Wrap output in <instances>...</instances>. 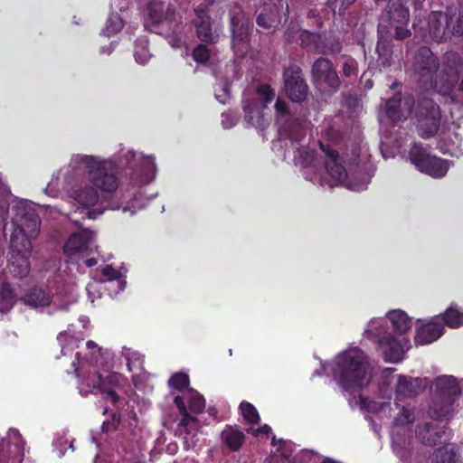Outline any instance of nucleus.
I'll return each instance as SVG.
<instances>
[{
	"instance_id": "obj_1",
	"label": "nucleus",
	"mask_w": 463,
	"mask_h": 463,
	"mask_svg": "<svg viewBox=\"0 0 463 463\" xmlns=\"http://www.w3.org/2000/svg\"><path fill=\"white\" fill-rule=\"evenodd\" d=\"M123 170L133 191L123 192L121 202L112 201L109 209L122 210L133 215L143 209L156 194L144 196L141 187L151 183L156 174L153 156H146L133 149H121L108 158L93 155H72L63 175V189L76 211L88 219H97L106 207L101 195L114 194L119 186L118 171Z\"/></svg>"
},
{
	"instance_id": "obj_2",
	"label": "nucleus",
	"mask_w": 463,
	"mask_h": 463,
	"mask_svg": "<svg viewBox=\"0 0 463 463\" xmlns=\"http://www.w3.org/2000/svg\"><path fill=\"white\" fill-rule=\"evenodd\" d=\"M275 112L279 141L283 143L288 151L292 150L293 160L296 165L305 168L303 175L307 180L321 186L343 185L354 192L367 189L373 170L366 164L367 156H361L358 148L352 150L346 165H343L338 153L319 142L320 149L326 158L324 169L318 171L317 154L309 147L307 128L293 118L287 102L280 99L276 100Z\"/></svg>"
},
{
	"instance_id": "obj_3",
	"label": "nucleus",
	"mask_w": 463,
	"mask_h": 463,
	"mask_svg": "<svg viewBox=\"0 0 463 463\" xmlns=\"http://www.w3.org/2000/svg\"><path fill=\"white\" fill-rule=\"evenodd\" d=\"M412 318L402 309H393L383 317L372 318L363 335L377 345L385 361L400 363L411 348L410 339L405 334L412 327Z\"/></svg>"
},
{
	"instance_id": "obj_4",
	"label": "nucleus",
	"mask_w": 463,
	"mask_h": 463,
	"mask_svg": "<svg viewBox=\"0 0 463 463\" xmlns=\"http://www.w3.org/2000/svg\"><path fill=\"white\" fill-rule=\"evenodd\" d=\"M461 67V58L457 53H446L443 62L439 64L438 58L428 47L420 48L411 62L412 76L419 87L442 96L453 90Z\"/></svg>"
},
{
	"instance_id": "obj_5",
	"label": "nucleus",
	"mask_w": 463,
	"mask_h": 463,
	"mask_svg": "<svg viewBox=\"0 0 463 463\" xmlns=\"http://www.w3.org/2000/svg\"><path fill=\"white\" fill-rule=\"evenodd\" d=\"M71 366L78 378V389L82 396L90 393L100 394L104 399H109L112 403H116L119 400L116 390L128 392V379L118 373H109L104 376L99 372L97 358L95 361L81 359L80 354L76 353Z\"/></svg>"
},
{
	"instance_id": "obj_6",
	"label": "nucleus",
	"mask_w": 463,
	"mask_h": 463,
	"mask_svg": "<svg viewBox=\"0 0 463 463\" xmlns=\"http://www.w3.org/2000/svg\"><path fill=\"white\" fill-rule=\"evenodd\" d=\"M324 372H330L334 380L345 392L366 387L371 381L367 356L357 346L341 352L331 363L322 364Z\"/></svg>"
},
{
	"instance_id": "obj_7",
	"label": "nucleus",
	"mask_w": 463,
	"mask_h": 463,
	"mask_svg": "<svg viewBox=\"0 0 463 463\" xmlns=\"http://www.w3.org/2000/svg\"><path fill=\"white\" fill-rule=\"evenodd\" d=\"M461 383L453 375L447 374L437 376L430 382L428 414L430 418L448 420L458 412V401L462 394Z\"/></svg>"
},
{
	"instance_id": "obj_8",
	"label": "nucleus",
	"mask_w": 463,
	"mask_h": 463,
	"mask_svg": "<svg viewBox=\"0 0 463 463\" xmlns=\"http://www.w3.org/2000/svg\"><path fill=\"white\" fill-rule=\"evenodd\" d=\"M360 408L367 412L374 414L379 420H391L392 424V440L395 453L401 457L403 456L402 438L396 434L394 430L400 427H405L413 423L416 420L414 408L407 405H402L398 402L392 404L390 402L375 401L365 397L359 398Z\"/></svg>"
},
{
	"instance_id": "obj_9",
	"label": "nucleus",
	"mask_w": 463,
	"mask_h": 463,
	"mask_svg": "<svg viewBox=\"0 0 463 463\" xmlns=\"http://www.w3.org/2000/svg\"><path fill=\"white\" fill-rule=\"evenodd\" d=\"M185 401L188 402L192 413H201L205 408V399L197 391L188 388L183 396H175L174 403L178 409L181 420L175 430V434L182 437L184 448L186 450H197L198 439L196 436L200 430V424L195 416L188 413Z\"/></svg>"
},
{
	"instance_id": "obj_10",
	"label": "nucleus",
	"mask_w": 463,
	"mask_h": 463,
	"mask_svg": "<svg viewBox=\"0 0 463 463\" xmlns=\"http://www.w3.org/2000/svg\"><path fill=\"white\" fill-rule=\"evenodd\" d=\"M148 18L151 21L150 31L165 34L173 48L184 43V25L177 21L175 8L165 2L154 0L147 6Z\"/></svg>"
},
{
	"instance_id": "obj_11",
	"label": "nucleus",
	"mask_w": 463,
	"mask_h": 463,
	"mask_svg": "<svg viewBox=\"0 0 463 463\" xmlns=\"http://www.w3.org/2000/svg\"><path fill=\"white\" fill-rule=\"evenodd\" d=\"M274 98L275 92L268 85H261L255 90H246L243 96L245 122L250 127L264 130L268 124L263 109Z\"/></svg>"
},
{
	"instance_id": "obj_12",
	"label": "nucleus",
	"mask_w": 463,
	"mask_h": 463,
	"mask_svg": "<svg viewBox=\"0 0 463 463\" xmlns=\"http://www.w3.org/2000/svg\"><path fill=\"white\" fill-rule=\"evenodd\" d=\"M430 37L440 42L443 40L446 31L453 35L463 34V11L456 17V12L448 8L447 12L433 11L428 18Z\"/></svg>"
},
{
	"instance_id": "obj_13",
	"label": "nucleus",
	"mask_w": 463,
	"mask_h": 463,
	"mask_svg": "<svg viewBox=\"0 0 463 463\" xmlns=\"http://www.w3.org/2000/svg\"><path fill=\"white\" fill-rule=\"evenodd\" d=\"M409 158L420 172L433 178L445 176L452 165L451 161L432 156L417 144L411 148Z\"/></svg>"
},
{
	"instance_id": "obj_14",
	"label": "nucleus",
	"mask_w": 463,
	"mask_h": 463,
	"mask_svg": "<svg viewBox=\"0 0 463 463\" xmlns=\"http://www.w3.org/2000/svg\"><path fill=\"white\" fill-rule=\"evenodd\" d=\"M415 118L419 135L423 138L433 137L440 125L439 107L430 99L419 100L415 109Z\"/></svg>"
},
{
	"instance_id": "obj_15",
	"label": "nucleus",
	"mask_w": 463,
	"mask_h": 463,
	"mask_svg": "<svg viewBox=\"0 0 463 463\" xmlns=\"http://www.w3.org/2000/svg\"><path fill=\"white\" fill-rule=\"evenodd\" d=\"M288 14V5L284 0H260L256 10L258 26L275 31L286 22Z\"/></svg>"
},
{
	"instance_id": "obj_16",
	"label": "nucleus",
	"mask_w": 463,
	"mask_h": 463,
	"mask_svg": "<svg viewBox=\"0 0 463 463\" xmlns=\"http://www.w3.org/2000/svg\"><path fill=\"white\" fill-rule=\"evenodd\" d=\"M312 79L316 87L323 93H335L340 87V79L331 62L326 58H319L312 65Z\"/></svg>"
},
{
	"instance_id": "obj_17",
	"label": "nucleus",
	"mask_w": 463,
	"mask_h": 463,
	"mask_svg": "<svg viewBox=\"0 0 463 463\" xmlns=\"http://www.w3.org/2000/svg\"><path fill=\"white\" fill-rule=\"evenodd\" d=\"M250 25V16L241 6L235 5L231 11V29L232 48L236 53L243 54L248 48Z\"/></svg>"
},
{
	"instance_id": "obj_18",
	"label": "nucleus",
	"mask_w": 463,
	"mask_h": 463,
	"mask_svg": "<svg viewBox=\"0 0 463 463\" xmlns=\"http://www.w3.org/2000/svg\"><path fill=\"white\" fill-rule=\"evenodd\" d=\"M24 446L19 430L9 429L5 437H0V463H22Z\"/></svg>"
},
{
	"instance_id": "obj_19",
	"label": "nucleus",
	"mask_w": 463,
	"mask_h": 463,
	"mask_svg": "<svg viewBox=\"0 0 463 463\" xmlns=\"http://www.w3.org/2000/svg\"><path fill=\"white\" fill-rule=\"evenodd\" d=\"M284 86L292 101L302 102L306 99L308 87L302 77L299 67L291 65L284 71Z\"/></svg>"
},
{
	"instance_id": "obj_20",
	"label": "nucleus",
	"mask_w": 463,
	"mask_h": 463,
	"mask_svg": "<svg viewBox=\"0 0 463 463\" xmlns=\"http://www.w3.org/2000/svg\"><path fill=\"white\" fill-rule=\"evenodd\" d=\"M415 99L412 95L403 97L395 95L385 101L383 109L388 118L392 121H404L412 114Z\"/></svg>"
},
{
	"instance_id": "obj_21",
	"label": "nucleus",
	"mask_w": 463,
	"mask_h": 463,
	"mask_svg": "<svg viewBox=\"0 0 463 463\" xmlns=\"http://www.w3.org/2000/svg\"><path fill=\"white\" fill-rule=\"evenodd\" d=\"M429 384L430 381L426 377L399 375L395 385L396 398H414L420 394Z\"/></svg>"
},
{
	"instance_id": "obj_22",
	"label": "nucleus",
	"mask_w": 463,
	"mask_h": 463,
	"mask_svg": "<svg viewBox=\"0 0 463 463\" xmlns=\"http://www.w3.org/2000/svg\"><path fill=\"white\" fill-rule=\"evenodd\" d=\"M94 241L95 234L91 231L84 229L72 233L69 237L63 247V250L66 255L72 258L90 250Z\"/></svg>"
},
{
	"instance_id": "obj_23",
	"label": "nucleus",
	"mask_w": 463,
	"mask_h": 463,
	"mask_svg": "<svg viewBox=\"0 0 463 463\" xmlns=\"http://www.w3.org/2000/svg\"><path fill=\"white\" fill-rule=\"evenodd\" d=\"M203 1V5H200L195 8V13L199 19L196 24L197 36L201 41L215 43L219 37L218 28L213 26L210 21V17L204 14L206 6L211 4L213 0Z\"/></svg>"
},
{
	"instance_id": "obj_24",
	"label": "nucleus",
	"mask_w": 463,
	"mask_h": 463,
	"mask_svg": "<svg viewBox=\"0 0 463 463\" xmlns=\"http://www.w3.org/2000/svg\"><path fill=\"white\" fill-rule=\"evenodd\" d=\"M444 333V326L439 317H433L429 322L416 328L415 344L425 345L437 341Z\"/></svg>"
},
{
	"instance_id": "obj_25",
	"label": "nucleus",
	"mask_w": 463,
	"mask_h": 463,
	"mask_svg": "<svg viewBox=\"0 0 463 463\" xmlns=\"http://www.w3.org/2000/svg\"><path fill=\"white\" fill-rule=\"evenodd\" d=\"M100 273L102 279L99 281L106 287V290L111 298L124 290L127 282L122 271L114 269L111 265H105L101 268Z\"/></svg>"
},
{
	"instance_id": "obj_26",
	"label": "nucleus",
	"mask_w": 463,
	"mask_h": 463,
	"mask_svg": "<svg viewBox=\"0 0 463 463\" xmlns=\"http://www.w3.org/2000/svg\"><path fill=\"white\" fill-rule=\"evenodd\" d=\"M410 463H462L458 458L454 446L448 444L434 451L431 456L416 454Z\"/></svg>"
},
{
	"instance_id": "obj_27",
	"label": "nucleus",
	"mask_w": 463,
	"mask_h": 463,
	"mask_svg": "<svg viewBox=\"0 0 463 463\" xmlns=\"http://www.w3.org/2000/svg\"><path fill=\"white\" fill-rule=\"evenodd\" d=\"M437 147L441 153L451 156L460 157L463 156L462 139L455 130L449 129L442 132Z\"/></svg>"
},
{
	"instance_id": "obj_28",
	"label": "nucleus",
	"mask_w": 463,
	"mask_h": 463,
	"mask_svg": "<svg viewBox=\"0 0 463 463\" xmlns=\"http://www.w3.org/2000/svg\"><path fill=\"white\" fill-rule=\"evenodd\" d=\"M387 18L397 24H404L409 21V9L404 5V0H389L386 11Z\"/></svg>"
},
{
	"instance_id": "obj_29",
	"label": "nucleus",
	"mask_w": 463,
	"mask_h": 463,
	"mask_svg": "<svg viewBox=\"0 0 463 463\" xmlns=\"http://www.w3.org/2000/svg\"><path fill=\"white\" fill-rule=\"evenodd\" d=\"M15 300V294L6 281L5 273H0V312H8L14 307Z\"/></svg>"
},
{
	"instance_id": "obj_30",
	"label": "nucleus",
	"mask_w": 463,
	"mask_h": 463,
	"mask_svg": "<svg viewBox=\"0 0 463 463\" xmlns=\"http://www.w3.org/2000/svg\"><path fill=\"white\" fill-rule=\"evenodd\" d=\"M121 356L127 362L128 372L133 373L132 379L134 381L135 374L143 371L144 355L136 350L124 346L121 350Z\"/></svg>"
},
{
	"instance_id": "obj_31",
	"label": "nucleus",
	"mask_w": 463,
	"mask_h": 463,
	"mask_svg": "<svg viewBox=\"0 0 463 463\" xmlns=\"http://www.w3.org/2000/svg\"><path fill=\"white\" fill-rule=\"evenodd\" d=\"M23 301L25 305L39 308L49 306L52 298L49 292L35 288L24 296Z\"/></svg>"
},
{
	"instance_id": "obj_32",
	"label": "nucleus",
	"mask_w": 463,
	"mask_h": 463,
	"mask_svg": "<svg viewBox=\"0 0 463 463\" xmlns=\"http://www.w3.org/2000/svg\"><path fill=\"white\" fill-rule=\"evenodd\" d=\"M223 443L232 451H237L244 443L245 435L232 426H227L221 434Z\"/></svg>"
},
{
	"instance_id": "obj_33",
	"label": "nucleus",
	"mask_w": 463,
	"mask_h": 463,
	"mask_svg": "<svg viewBox=\"0 0 463 463\" xmlns=\"http://www.w3.org/2000/svg\"><path fill=\"white\" fill-rule=\"evenodd\" d=\"M298 40L300 41V44L308 49H312L315 51H317L319 52H335L340 51V43L339 42H335V43L332 44L331 47L327 48L326 50L319 49V47L317 45L316 41L318 39V35L307 32V31H300L298 32Z\"/></svg>"
},
{
	"instance_id": "obj_34",
	"label": "nucleus",
	"mask_w": 463,
	"mask_h": 463,
	"mask_svg": "<svg viewBox=\"0 0 463 463\" xmlns=\"http://www.w3.org/2000/svg\"><path fill=\"white\" fill-rule=\"evenodd\" d=\"M416 435L426 445H436L441 442V432L435 430L431 423L419 424L416 429Z\"/></svg>"
},
{
	"instance_id": "obj_35",
	"label": "nucleus",
	"mask_w": 463,
	"mask_h": 463,
	"mask_svg": "<svg viewBox=\"0 0 463 463\" xmlns=\"http://www.w3.org/2000/svg\"><path fill=\"white\" fill-rule=\"evenodd\" d=\"M383 27L379 26V40L376 45V52L378 53V61L383 67H388L392 64V44L391 42L383 38Z\"/></svg>"
},
{
	"instance_id": "obj_36",
	"label": "nucleus",
	"mask_w": 463,
	"mask_h": 463,
	"mask_svg": "<svg viewBox=\"0 0 463 463\" xmlns=\"http://www.w3.org/2000/svg\"><path fill=\"white\" fill-rule=\"evenodd\" d=\"M57 340L61 347V354L66 356L73 352L79 346V342L82 340L81 335H75L72 334L71 329L59 334Z\"/></svg>"
},
{
	"instance_id": "obj_37",
	"label": "nucleus",
	"mask_w": 463,
	"mask_h": 463,
	"mask_svg": "<svg viewBox=\"0 0 463 463\" xmlns=\"http://www.w3.org/2000/svg\"><path fill=\"white\" fill-rule=\"evenodd\" d=\"M442 321L446 326L451 328L463 326V309H460L456 305H451L444 312Z\"/></svg>"
},
{
	"instance_id": "obj_38",
	"label": "nucleus",
	"mask_w": 463,
	"mask_h": 463,
	"mask_svg": "<svg viewBox=\"0 0 463 463\" xmlns=\"http://www.w3.org/2000/svg\"><path fill=\"white\" fill-rule=\"evenodd\" d=\"M452 91V90H450ZM458 95H450L451 92L447 94L449 100L454 108H451L450 113L452 117H459L463 115V79L458 85Z\"/></svg>"
},
{
	"instance_id": "obj_39",
	"label": "nucleus",
	"mask_w": 463,
	"mask_h": 463,
	"mask_svg": "<svg viewBox=\"0 0 463 463\" xmlns=\"http://www.w3.org/2000/svg\"><path fill=\"white\" fill-rule=\"evenodd\" d=\"M124 22L118 14H111L106 22L103 33L107 37H110L122 30Z\"/></svg>"
},
{
	"instance_id": "obj_40",
	"label": "nucleus",
	"mask_w": 463,
	"mask_h": 463,
	"mask_svg": "<svg viewBox=\"0 0 463 463\" xmlns=\"http://www.w3.org/2000/svg\"><path fill=\"white\" fill-rule=\"evenodd\" d=\"M240 411L243 418L250 423H257L260 420V415L256 408L250 402H242L240 404Z\"/></svg>"
},
{
	"instance_id": "obj_41",
	"label": "nucleus",
	"mask_w": 463,
	"mask_h": 463,
	"mask_svg": "<svg viewBox=\"0 0 463 463\" xmlns=\"http://www.w3.org/2000/svg\"><path fill=\"white\" fill-rule=\"evenodd\" d=\"M214 95L216 99L225 104L230 99V87L226 80H221L214 87Z\"/></svg>"
},
{
	"instance_id": "obj_42",
	"label": "nucleus",
	"mask_w": 463,
	"mask_h": 463,
	"mask_svg": "<svg viewBox=\"0 0 463 463\" xmlns=\"http://www.w3.org/2000/svg\"><path fill=\"white\" fill-rule=\"evenodd\" d=\"M106 289V287L99 280H93L87 285L86 290L89 299L91 303L101 297V290Z\"/></svg>"
},
{
	"instance_id": "obj_43",
	"label": "nucleus",
	"mask_w": 463,
	"mask_h": 463,
	"mask_svg": "<svg viewBox=\"0 0 463 463\" xmlns=\"http://www.w3.org/2000/svg\"><path fill=\"white\" fill-rule=\"evenodd\" d=\"M168 383L171 387L183 391L188 388L189 377L185 373H175L169 379Z\"/></svg>"
},
{
	"instance_id": "obj_44",
	"label": "nucleus",
	"mask_w": 463,
	"mask_h": 463,
	"mask_svg": "<svg viewBox=\"0 0 463 463\" xmlns=\"http://www.w3.org/2000/svg\"><path fill=\"white\" fill-rule=\"evenodd\" d=\"M356 0H327V5L333 13L342 14L350 7Z\"/></svg>"
},
{
	"instance_id": "obj_45",
	"label": "nucleus",
	"mask_w": 463,
	"mask_h": 463,
	"mask_svg": "<svg viewBox=\"0 0 463 463\" xmlns=\"http://www.w3.org/2000/svg\"><path fill=\"white\" fill-rule=\"evenodd\" d=\"M134 56L136 61L139 64L144 65L148 61L150 53L146 49V42L145 40L140 41V43L137 45Z\"/></svg>"
},
{
	"instance_id": "obj_46",
	"label": "nucleus",
	"mask_w": 463,
	"mask_h": 463,
	"mask_svg": "<svg viewBox=\"0 0 463 463\" xmlns=\"http://www.w3.org/2000/svg\"><path fill=\"white\" fill-rule=\"evenodd\" d=\"M193 57L195 61L204 63L210 58V50L205 45L200 44L194 49Z\"/></svg>"
},
{
	"instance_id": "obj_47",
	"label": "nucleus",
	"mask_w": 463,
	"mask_h": 463,
	"mask_svg": "<svg viewBox=\"0 0 463 463\" xmlns=\"http://www.w3.org/2000/svg\"><path fill=\"white\" fill-rule=\"evenodd\" d=\"M357 62L353 58H345L342 65V72L345 77L356 76L357 74Z\"/></svg>"
},
{
	"instance_id": "obj_48",
	"label": "nucleus",
	"mask_w": 463,
	"mask_h": 463,
	"mask_svg": "<svg viewBox=\"0 0 463 463\" xmlns=\"http://www.w3.org/2000/svg\"><path fill=\"white\" fill-rule=\"evenodd\" d=\"M44 192L51 197H56L59 194L60 187H59V177L53 175L51 181L47 184Z\"/></svg>"
},
{
	"instance_id": "obj_49",
	"label": "nucleus",
	"mask_w": 463,
	"mask_h": 463,
	"mask_svg": "<svg viewBox=\"0 0 463 463\" xmlns=\"http://www.w3.org/2000/svg\"><path fill=\"white\" fill-rule=\"evenodd\" d=\"M279 443H281V446L279 448V450L281 452V456L284 457L288 461L293 459L294 457V445L291 442L288 441H282L279 440Z\"/></svg>"
},
{
	"instance_id": "obj_50",
	"label": "nucleus",
	"mask_w": 463,
	"mask_h": 463,
	"mask_svg": "<svg viewBox=\"0 0 463 463\" xmlns=\"http://www.w3.org/2000/svg\"><path fill=\"white\" fill-rule=\"evenodd\" d=\"M238 120V116L232 112H226L222 114V126L225 129H229L235 126Z\"/></svg>"
},
{
	"instance_id": "obj_51",
	"label": "nucleus",
	"mask_w": 463,
	"mask_h": 463,
	"mask_svg": "<svg viewBox=\"0 0 463 463\" xmlns=\"http://www.w3.org/2000/svg\"><path fill=\"white\" fill-rule=\"evenodd\" d=\"M395 28V38L397 40H404L411 36V31L403 28L402 24H397L394 25Z\"/></svg>"
},
{
	"instance_id": "obj_52",
	"label": "nucleus",
	"mask_w": 463,
	"mask_h": 463,
	"mask_svg": "<svg viewBox=\"0 0 463 463\" xmlns=\"http://www.w3.org/2000/svg\"><path fill=\"white\" fill-rule=\"evenodd\" d=\"M270 431H271V428L269 425L265 424L259 429L252 430L251 434L254 436H259L260 434H267L268 435Z\"/></svg>"
},
{
	"instance_id": "obj_53",
	"label": "nucleus",
	"mask_w": 463,
	"mask_h": 463,
	"mask_svg": "<svg viewBox=\"0 0 463 463\" xmlns=\"http://www.w3.org/2000/svg\"><path fill=\"white\" fill-rule=\"evenodd\" d=\"M86 345H87V348L89 350L93 351V353H95L97 351L99 354H101V349L97 345V344L95 342L88 341Z\"/></svg>"
},
{
	"instance_id": "obj_54",
	"label": "nucleus",
	"mask_w": 463,
	"mask_h": 463,
	"mask_svg": "<svg viewBox=\"0 0 463 463\" xmlns=\"http://www.w3.org/2000/svg\"><path fill=\"white\" fill-rule=\"evenodd\" d=\"M97 263H98V260L95 258H90V259L86 260V261H85L86 266L89 268H92V267L96 266Z\"/></svg>"
},
{
	"instance_id": "obj_55",
	"label": "nucleus",
	"mask_w": 463,
	"mask_h": 463,
	"mask_svg": "<svg viewBox=\"0 0 463 463\" xmlns=\"http://www.w3.org/2000/svg\"><path fill=\"white\" fill-rule=\"evenodd\" d=\"M79 321L81 323L83 328H86L88 324L90 323V320L87 317H80L79 318Z\"/></svg>"
},
{
	"instance_id": "obj_56",
	"label": "nucleus",
	"mask_w": 463,
	"mask_h": 463,
	"mask_svg": "<svg viewBox=\"0 0 463 463\" xmlns=\"http://www.w3.org/2000/svg\"><path fill=\"white\" fill-rule=\"evenodd\" d=\"M373 81L371 80H365V81H364V88L366 90H371L373 88Z\"/></svg>"
},
{
	"instance_id": "obj_57",
	"label": "nucleus",
	"mask_w": 463,
	"mask_h": 463,
	"mask_svg": "<svg viewBox=\"0 0 463 463\" xmlns=\"http://www.w3.org/2000/svg\"><path fill=\"white\" fill-rule=\"evenodd\" d=\"M319 463H340V462H337L330 458H325L323 459L321 458Z\"/></svg>"
},
{
	"instance_id": "obj_58",
	"label": "nucleus",
	"mask_w": 463,
	"mask_h": 463,
	"mask_svg": "<svg viewBox=\"0 0 463 463\" xmlns=\"http://www.w3.org/2000/svg\"><path fill=\"white\" fill-rule=\"evenodd\" d=\"M76 298H77V296H76V294L73 292V290L71 289V290L70 291V301H69V303H72V302L76 301Z\"/></svg>"
},
{
	"instance_id": "obj_59",
	"label": "nucleus",
	"mask_w": 463,
	"mask_h": 463,
	"mask_svg": "<svg viewBox=\"0 0 463 463\" xmlns=\"http://www.w3.org/2000/svg\"><path fill=\"white\" fill-rule=\"evenodd\" d=\"M111 52H112V47L110 45L101 48V52H106V53L109 54V53H111Z\"/></svg>"
},
{
	"instance_id": "obj_60",
	"label": "nucleus",
	"mask_w": 463,
	"mask_h": 463,
	"mask_svg": "<svg viewBox=\"0 0 463 463\" xmlns=\"http://www.w3.org/2000/svg\"><path fill=\"white\" fill-rule=\"evenodd\" d=\"M168 449L172 452L175 451L176 449V445L175 444H173V445H169L168 446Z\"/></svg>"
},
{
	"instance_id": "obj_61",
	"label": "nucleus",
	"mask_w": 463,
	"mask_h": 463,
	"mask_svg": "<svg viewBox=\"0 0 463 463\" xmlns=\"http://www.w3.org/2000/svg\"><path fill=\"white\" fill-rule=\"evenodd\" d=\"M216 410L215 409H209V414L212 416H216Z\"/></svg>"
},
{
	"instance_id": "obj_62",
	"label": "nucleus",
	"mask_w": 463,
	"mask_h": 463,
	"mask_svg": "<svg viewBox=\"0 0 463 463\" xmlns=\"http://www.w3.org/2000/svg\"><path fill=\"white\" fill-rule=\"evenodd\" d=\"M378 429H379V428H378V427H377V426L373 422V431H374L376 434H378V433H379V430H378Z\"/></svg>"
},
{
	"instance_id": "obj_63",
	"label": "nucleus",
	"mask_w": 463,
	"mask_h": 463,
	"mask_svg": "<svg viewBox=\"0 0 463 463\" xmlns=\"http://www.w3.org/2000/svg\"><path fill=\"white\" fill-rule=\"evenodd\" d=\"M276 444H277V439H276V438L274 437V438L272 439V445H274V446H275Z\"/></svg>"
},
{
	"instance_id": "obj_64",
	"label": "nucleus",
	"mask_w": 463,
	"mask_h": 463,
	"mask_svg": "<svg viewBox=\"0 0 463 463\" xmlns=\"http://www.w3.org/2000/svg\"><path fill=\"white\" fill-rule=\"evenodd\" d=\"M60 308L61 309H66L67 308V305H61V306H60Z\"/></svg>"
}]
</instances>
